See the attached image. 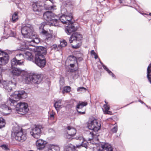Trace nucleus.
Returning <instances> with one entry per match:
<instances>
[{
    "label": "nucleus",
    "instance_id": "1",
    "mask_svg": "<svg viewBox=\"0 0 151 151\" xmlns=\"http://www.w3.org/2000/svg\"><path fill=\"white\" fill-rule=\"evenodd\" d=\"M61 13L62 15L60 17V20L63 24L68 25V26L65 28V30L68 35H70L77 29L76 28L71 24V21L73 17L72 13L67 12L65 8L61 10Z\"/></svg>",
    "mask_w": 151,
    "mask_h": 151
},
{
    "label": "nucleus",
    "instance_id": "2",
    "mask_svg": "<svg viewBox=\"0 0 151 151\" xmlns=\"http://www.w3.org/2000/svg\"><path fill=\"white\" fill-rule=\"evenodd\" d=\"M47 53L45 48L42 47H39L35 53V62L36 64L42 68L46 64V61L44 57Z\"/></svg>",
    "mask_w": 151,
    "mask_h": 151
},
{
    "label": "nucleus",
    "instance_id": "3",
    "mask_svg": "<svg viewBox=\"0 0 151 151\" xmlns=\"http://www.w3.org/2000/svg\"><path fill=\"white\" fill-rule=\"evenodd\" d=\"M43 17L47 24L50 26H58L60 17L52 12L49 11L45 12L43 14Z\"/></svg>",
    "mask_w": 151,
    "mask_h": 151
},
{
    "label": "nucleus",
    "instance_id": "4",
    "mask_svg": "<svg viewBox=\"0 0 151 151\" xmlns=\"http://www.w3.org/2000/svg\"><path fill=\"white\" fill-rule=\"evenodd\" d=\"M12 135L16 140L21 142H23L27 139L26 133L23 132L22 128L18 127L13 128Z\"/></svg>",
    "mask_w": 151,
    "mask_h": 151
},
{
    "label": "nucleus",
    "instance_id": "5",
    "mask_svg": "<svg viewBox=\"0 0 151 151\" xmlns=\"http://www.w3.org/2000/svg\"><path fill=\"white\" fill-rule=\"evenodd\" d=\"M25 76H24L23 79L25 80L26 83L27 84L31 83H40L41 82L40 75L36 73L28 74L27 72L25 73Z\"/></svg>",
    "mask_w": 151,
    "mask_h": 151
},
{
    "label": "nucleus",
    "instance_id": "6",
    "mask_svg": "<svg viewBox=\"0 0 151 151\" xmlns=\"http://www.w3.org/2000/svg\"><path fill=\"white\" fill-rule=\"evenodd\" d=\"M34 36L31 35V37L29 38V39H31V40H28L25 44H23L21 46V48L24 49L29 50L31 51H34L35 50V47L34 45L31 44L32 42L37 44L40 42V39L36 37V35L35 33H34Z\"/></svg>",
    "mask_w": 151,
    "mask_h": 151
},
{
    "label": "nucleus",
    "instance_id": "7",
    "mask_svg": "<svg viewBox=\"0 0 151 151\" xmlns=\"http://www.w3.org/2000/svg\"><path fill=\"white\" fill-rule=\"evenodd\" d=\"M27 97V94L23 90L15 91L11 95V97L15 99L14 100L11 98H9L7 100V103L14 104L17 103L21 99H25Z\"/></svg>",
    "mask_w": 151,
    "mask_h": 151
},
{
    "label": "nucleus",
    "instance_id": "8",
    "mask_svg": "<svg viewBox=\"0 0 151 151\" xmlns=\"http://www.w3.org/2000/svg\"><path fill=\"white\" fill-rule=\"evenodd\" d=\"M82 38V36L79 33L76 32L73 33L69 39L70 43H73L71 44L73 48H78L81 45L80 41Z\"/></svg>",
    "mask_w": 151,
    "mask_h": 151
},
{
    "label": "nucleus",
    "instance_id": "9",
    "mask_svg": "<svg viewBox=\"0 0 151 151\" xmlns=\"http://www.w3.org/2000/svg\"><path fill=\"white\" fill-rule=\"evenodd\" d=\"M21 32L24 37L28 38L31 37V35L34 36V30L30 24H27L23 27L21 29Z\"/></svg>",
    "mask_w": 151,
    "mask_h": 151
},
{
    "label": "nucleus",
    "instance_id": "10",
    "mask_svg": "<svg viewBox=\"0 0 151 151\" xmlns=\"http://www.w3.org/2000/svg\"><path fill=\"white\" fill-rule=\"evenodd\" d=\"M42 129L43 127L41 125H35L32 129L30 134L33 137L37 139L40 136Z\"/></svg>",
    "mask_w": 151,
    "mask_h": 151
},
{
    "label": "nucleus",
    "instance_id": "11",
    "mask_svg": "<svg viewBox=\"0 0 151 151\" xmlns=\"http://www.w3.org/2000/svg\"><path fill=\"white\" fill-rule=\"evenodd\" d=\"M88 127L90 129L94 132L98 131L100 129L101 124L95 119L88 122Z\"/></svg>",
    "mask_w": 151,
    "mask_h": 151
},
{
    "label": "nucleus",
    "instance_id": "12",
    "mask_svg": "<svg viewBox=\"0 0 151 151\" xmlns=\"http://www.w3.org/2000/svg\"><path fill=\"white\" fill-rule=\"evenodd\" d=\"M16 109L18 113L21 114H25L29 110L28 104H17Z\"/></svg>",
    "mask_w": 151,
    "mask_h": 151
},
{
    "label": "nucleus",
    "instance_id": "13",
    "mask_svg": "<svg viewBox=\"0 0 151 151\" xmlns=\"http://www.w3.org/2000/svg\"><path fill=\"white\" fill-rule=\"evenodd\" d=\"M3 88L7 91H12V88L16 86V83L11 81H4L2 83Z\"/></svg>",
    "mask_w": 151,
    "mask_h": 151
},
{
    "label": "nucleus",
    "instance_id": "14",
    "mask_svg": "<svg viewBox=\"0 0 151 151\" xmlns=\"http://www.w3.org/2000/svg\"><path fill=\"white\" fill-rule=\"evenodd\" d=\"M10 72L11 74L15 76H18L21 74H24V76H25V73L24 71L22 70L21 69L19 68H13L12 67L11 70H10ZM24 77L23 76V78Z\"/></svg>",
    "mask_w": 151,
    "mask_h": 151
},
{
    "label": "nucleus",
    "instance_id": "15",
    "mask_svg": "<svg viewBox=\"0 0 151 151\" xmlns=\"http://www.w3.org/2000/svg\"><path fill=\"white\" fill-rule=\"evenodd\" d=\"M66 62L70 64V66L71 67H73L75 64L77 63L76 58L72 55L69 56L67 58Z\"/></svg>",
    "mask_w": 151,
    "mask_h": 151
},
{
    "label": "nucleus",
    "instance_id": "16",
    "mask_svg": "<svg viewBox=\"0 0 151 151\" xmlns=\"http://www.w3.org/2000/svg\"><path fill=\"white\" fill-rule=\"evenodd\" d=\"M3 56L0 58V65H4L7 63L9 61V57L6 53H4Z\"/></svg>",
    "mask_w": 151,
    "mask_h": 151
},
{
    "label": "nucleus",
    "instance_id": "17",
    "mask_svg": "<svg viewBox=\"0 0 151 151\" xmlns=\"http://www.w3.org/2000/svg\"><path fill=\"white\" fill-rule=\"evenodd\" d=\"M46 144V141L42 139H38L36 142L37 148L39 150H42L45 147Z\"/></svg>",
    "mask_w": 151,
    "mask_h": 151
},
{
    "label": "nucleus",
    "instance_id": "18",
    "mask_svg": "<svg viewBox=\"0 0 151 151\" xmlns=\"http://www.w3.org/2000/svg\"><path fill=\"white\" fill-rule=\"evenodd\" d=\"M100 147L101 148L99 150H101V151H112L113 150L111 145L108 143L101 144Z\"/></svg>",
    "mask_w": 151,
    "mask_h": 151
},
{
    "label": "nucleus",
    "instance_id": "19",
    "mask_svg": "<svg viewBox=\"0 0 151 151\" xmlns=\"http://www.w3.org/2000/svg\"><path fill=\"white\" fill-rule=\"evenodd\" d=\"M32 7L34 11L38 12H40L43 8V7L38 3H33Z\"/></svg>",
    "mask_w": 151,
    "mask_h": 151
},
{
    "label": "nucleus",
    "instance_id": "20",
    "mask_svg": "<svg viewBox=\"0 0 151 151\" xmlns=\"http://www.w3.org/2000/svg\"><path fill=\"white\" fill-rule=\"evenodd\" d=\"M76 139L81 141V143L80 145H76V146H75V148L76 147L79 148L81 146L87 148L88 146V142L84 140L83 138L81 136L76 137Z\"/></svg>",
    "mask_w": 151,
    "mask_h": 151
},
{
    "label": "nucleus",
    "instance_id": "21",
    "mask_svg": "<svg viewBox=\"0 0 151 151\" xmlns=\"http://www.w3.org/2000/svg\"><path fill=\"white\" fill-rule=\"evenodd\" d=\"M0 109L2 110V111H4V113L6 114H9L11 111V109L6 104H0Z\"/></svg>",
    "mask_w": 151,
    "mask_h": 151
},
{
    "label": "nucleus",
    "instance_id": "22",
    "mask_svg": "<svg viewBox=\"0 0 151 151\" xmlns=\"http://www.w3.org/2000/svg\"><path fill=\"white\" fill-rule=\"evenodd\" d=\"M23 63V61L21 60H18L16 58L12 59L11 60L12 67L17 65H22Z\"/></svg>",
    "mask_w": 151,
    "mask_h": 151
},
{
    "label": "nucleus",
    "instance_id": "23",
    "mask_svg": "<svg viewBox=\"0 0 151 151\" xmlns=\"http://www.w3.org/2000/svg\"><path fill=\"white\" fill-rule=\"evenodd\" d=\"M66 131L67 134L72 136H74L76 133V129L72 127L68 126L66 128Z\"/></svg>",
    "mask_w": 151,
    "mask_h": 151
},
{
    "label": "nucleus",
    "instance_id": "24",
    "mask_svg": "<svg viewBox=\"0 0 151 151\" xmlns=\"http://www.w3.org/2000/svg\"><path fill=\"white\" fill-rule=\"evenodd\" d=\"M24 54V55L25 59L30 61L33 60V56L31 52L26 51Z\"/></svg>",
    "mask_w": 151,
    "mask_h": 151
},
{
    "label": "nucleus",
    "instance_id": "25",
    "mask_svg": "<svg viewBox=\"0 0 151 151\" xmlns=\"http://www.w3.org/2000/svg\"><path fill=\"white\" fill-rule=\"evenodd\" d=\"M102 109L105 114L110 115L111 114V112L109 110L110 107L109 104H104Z\"/></svg>",
    "mask_w": 151,
    "mask_h": 151
},
{
    "label": "nucleus",
    "instance_id": "26",
    "mask_svg": "<svg viewBox=\"0 0 151 151\" xmlns=\"http://www.w3.org/2000/svg\"><path fill=\"white\" fill-rule=\"evenodd\" d=\"M48 151H60V148L57 145H52L49 148Z\"/></svg>",
    "mask_w": 151,
    "mask_h": 151
},
{
    "label": "nucleus",
    "instance_id": "27",
    "mask_svg": "<svg viewBox=\"0 0 151 151\" xmlns=\"http://www.w3.org/2000/svg\"><path fill=\"white\" fill-rule=\"evenodd\" d=\"M45 26V23L43 22L41 23L40 26L39 27L40 32L43 34H46L47 33V31L44 29Z\"/></svg>",
    "mask_w": 151,
    "mask_h": 151
},
{
    "label": "nucleus",
    "instance_id": "28",
    "mask_svg": "<svg viewBox=\"0 0 151 151\" xmlns=\"http://www.w3.org/2000/svg\"><path fill=\"white\" fill-rule=\"evenodd\" d=\"M18 19V13L15 12L12 15V21L14 22L17 21Z\"/></svg>",
    "mask_w": 151,
    "mask_h": 151
},
{
    "label": "nucleus",
    "instance_id": "29",
    "mask_svg": "<svg viewBox=\"0 0 151 151\" xmlns=\"http://www.w3.org/2000/svg\"><path fill=\"white\" fill-rule=\"evenodd\" d=\"M87 104H78L76 108L77 109V111L79 113H82V114H84L85 113V112H82L81 111H80L79 110L80 109H82L84 106H85Z\"/></svg>",
    "mask_w": 151,
    "mask_h": 151
},
{
    "label": "nucleus",
    "instance_id": "30",
    "mask_svg": "<svg viewBox=\"0 0 151 151\" xmlns=\"http://www.w3.org/2000/svg\"><path fill=\"white\" fill-rule=\"evenodd\" d=\"M101 64L102 65V66L103 67V68L105 69L109 74L111 76L113 77H114L115 76L113 74V73L107 67L104 65L103 63H102L101 62H100Z\"/></svg>",
    "mask_w": 151,
    "mask_h": 151
},
{
    "label": "nucleus",
    "instance_id": "31",
    "mask_svg": "<svg viewBox=\"0 0 151 151\" xmlns=\"http://www.w3.org/2000/svg\"><path fill=\"white\" fill-rule=\"evenodd\" d=\"M44 7L46 10H50L51 11H53L56 9V6H55L48 5L47 6L45 4Z\"/></svg>",
    "mask_w": 151,
    "mask_h": 151
},
{
    "label": "nucleus",
    "instance_id": "32",
    "mask_svg": "<svg viewBox=\"0 0 151 151\" xmlns=\"http://www.w3.org/2000/svg\"><path fill=\"white\" fill-rule=\"evenodd\" d=\"M16 57L19 60H21L23 59H25V57L24 54H23L22 53H19L18 54H17L16 55Z\"/></svg>",
    "mask_w": 151,
    "mask_h": 151
},
{
    "label": "nucleus",
    "instance_id": "33",
    "mask_svg": "<svg viewBox=\"0 0 151 151\" xmlns=\"http://www.w3.org/2000/svg\"><path fill=\"white\" fill-rule=\"evenodd\" d=\"M5 124V120L2 118H0V129L4 127Z\"/></svg>",
    "mask_w": 151,
    "mask_h": 151
},
{
    "label": "nucleus",
    "instance_id": "34",
    "mask_svg": "<svg viewBox=\"0 0 151 151\" xmlns=\"http://www.w3.org/2000/svg\"><path fill=\"white\" fill-rule=\"evenodd\" d=\"M71 88L69 86H67L64 88L63 93H68L69 92Z\"/></svg>",
    "mask_w": 151,
    "mask_h": 151
},
{
    "label": "nucleus",
    "instance_id": "35",
    "mask_svg": "<svg viewBox=\"0 0 151 151\" xmlns=\"http://www.w3.org/2000/svg\"><path fill=\"white\" fill-rule=\"evenodd\" d=\"M46 36V39L47 40H50L52 38V35L51 34L48 33L47 32V33L46 34H44Z\"/></svg>",
    "mask_w": 151,
    "mask_h": 151
},
{
    "label": "nucleus",
    "instance_id": "36",
    "mask_svg": "<svg viewBox=\"0 0 151 151\" xmlns=\"http://www.w3.org/2000/svg\"><path fill=\"white\" fill-rule=\"evenodd\" d=\"M55 113L53 112H50L49 113V119L51 120L53 119L54 118V115Z\"/></svg>",
    "mask_w": 151,
    "mask_h": 151
},
{
    "label": "nucleus",
    "instance_id": "37",
    "mask_svg": "<svg viewBox=\"0 0 151 151\" xmlns=\"http://www.w3.org/2000/svg\"><path fill=\"white\" fill-rule=\"evenodd\" d=\"M86 88L83 87H80L77 88V91L78 92H84L86 91Z\"/></svg>",
    "mask_w": 151,
    "mask_h": 151
},
{
    "label": "nucleus",
    "instance_id": "38",
    "mask_svg": "<svg viewBox=\"0 0 151 151\" xmlns=\"http://www.w3.org/2000/svg\"><path fill=\"white\" fill-rule=\"evenodd\" d=\"M67 43L65 40L60 42V46L61 47H64L67 45Z\"/></svg>",
    "mask_w": 151,
    "mask_h": 151
},
{
    "label": "nucleus",
    "instance_id": "39",
    "mask_svg": "<svg viewBox=\"0 0 151 151\" xmlns=\"http://www.w3.org/2000/svg\"><path fill=\"white\" fill-rule=\"evenodd\" d=\"M54 106L57 111L59 110L62 108L61 106L59 104H54Z\"/></svg>",
    "mask_w": 151,
    "mask_h": 151
},
{
    "label": "nucleus",
    "instance_id": "40",
    "mask_svg": "<svg viewBox=\"0 0 151 151\" xmlns=\"http://www.w3.org/2000/svg\"><path fill=\"white\" fill-rule=\"evenodd\" d=\"M111 131L114 133H116L117 131V127L116 126H115L112 129Z\"/></svg>",
    "mask_w": 151,
    "mask_h": 151
},
{
    "label": "nucleus",
    "instance_id": "41",
    "mask_svg": "<svg viewBox=\"0 0 151 151\" xmlns=\"http://www.w3.org/2000/svg\"><path fill=\"white\" fill-rule=\"evenodd\" d=\"M1 147L3 149L7 151L9 150L8 146L6 145H3L1 146Z\"/></svg>",
    "mask_w": 151,
    "mask_h": 151
},
{
    "label": "nucleus",
    "instance_id": "42",
    "mask_svg": "<svg viewBox=\"0 0 151 151\" xmlns=\"http://www.w3.org/2000/svg\"><path fill=\"white\" fill-rule=\"evenodd\" d=\"M88 136L90 137V138H88L89 140L91 139L93 137V133L92 132H90L88 134Z\"/></svg>",
    "mask_w": 151,
    "mask_h": 151
},
{
    "label": "nucleus",
    "instance_id": "43",
    "mask_svg": "<svg viewBox=\"0 0 151 151\" xmlns=\"http://www.w3.org/2000/svg\"><path fill=\"white\" fill-rule=\"evenodd\" d=\"M0 71H1V72L2 73H3L6 70V68L2 67H0Z\"/></svg>",
    "mask_w": 151,
    "mask_h": 151
},
{
    "label": "nucleus",
    "instance_id": "44",
    "mask_svg": "<svg viewBox=\"0 0 151 151\" xmlns=\"http://www.w3.org/2000/svg\"><path fill=\"white\" fill-rule=\"evenodd\" d=\"M62 103V100H56L55 101L54 104H59Z\"/></svg>",
    "mask_w": 151,
    "mask_h": 151
},
{
    "label": "nucleus",
    "instance_id": "45",
    "mask_svg": "<svg viewBox=\"0 0 151 151\" xmlns=\"http://www.w3.org/2000/svg\"><path fill=\"white\" fill-rule=\"evenodd\" d=\"M74 136H72L69 135V134H67L66 135V137L68 139H71V138L72 137Z\"/></svg>",
    "mask_w": 151,
    "mask_h": 151
},
{
    "label": "nucleus",
    "instance_id": "46",
    "mask_svg": "<svg viewBox=\"0 0 151 151\" xmlns=\"http://www.w3.org/2000/svg\"><path fill=\"white\" fill-rule=\"evenodd\" d=\"M69 103H70L71 104L72 103L73 104H75L77 103V101H75L74 100L72 99L70 101Z\"/></svg>",
    "mask_w": 151,
    "mask_h": 151
},
{
    "label": "nucleus",
    "instance_id": "47",
    "mask_svg": "<svg viewBox=\"0 0 151 151\" xmlns=\"http://www.w3.org/2000/svg\"><path fill=\"white\" fill-rule=\"evenodd\" d=\"M57 47V45L56 44H54L52 45V49L55 50L56 49Z\"/></svg>",
    "mask_w": 151,
    "mask_h": 151
},
{
    "label": "nucleus",
    "instance_id": "48",
    "mask_svg": "<svg viewBox=\"0 0 151 151\" xmlns=\"http://www.w3.org/2000/svg\"><path fill=\"white\" fill-rule=\"evenodd\" d=\"M91 55H95L96 54V53L95 52L94 50H91Z\"/></svg>",
    "mask_w": 151,
    "mask_h": 151
},
{
    "label": "nucleus",
    "instance_id": "49",
    "mask_svg": "<svg viewBox=\"0 0 151 151\" xmlns=\"http://www.w3.org/2000/svg\"><path fill=\"white\" fill-rule=\"evenodd\" d=\"M79 76V75L78 74H75V76H73V78L74 79L77 78Z\"/></svg>",
    "mask_w": 151,
    "mask_h": 151
},
{
    "label": "nucleus",
    "instance_id": "50",
    "mask_svg": "<svg viewBox=\"0 0 151 151\" xmlns=\"http://www.w3.org/2000/svg\"><path fill=\"white\" fill-rule=\"evenodd\" d=\"M3 74L1 73V71H0V79H2Z\"/></svg>",
    "mask_w": 151,
    "mask_h": 151
},
{
    "label": "nucleus",
    "instance_id": "51",
    "mask_svg": "<svg viewBox=\"0 0 151 151\" xmlns=\"http://www.w3.org/2000/svg\"><path fill=\"white\" fill-rule=\"evenodd\" d=\"M4 53H6L5 52H3L2 51L0 50V55H4Z\"/></svg>",
    "mask_w": 151,
    "mask_h": 151
},
{
    "label": "nucleus",
    "instance_id": "52",
    "mask_svg": "<svg viewBox=\"0 0 151 151\" xmlns=\"http://www.w3.org/2000/svg\"><path fill=\"white\" fill-rule=\"evenodd\" d=\"M87 104V102H79V103H78V104Z\"/></svg>",
    "mask_w": 151,
    "mask_h": 151
},
{
    "label": "nucleus",
    "instance_id": "53",
    "mask_svg": "<svg viewBox=\"0 0 151 151\" xmlns=\"http://www.w3.org/2000/svg\"><path fill=\"white\" fill-rule=\"evenodd\" d=\"M17 104H27V103H25V102H20L19 103H18Z\"/></svg>",
    "mask_w": 151,
    "mask_h": 151
},
{
    "label": "nucleus",
    "instance_id": "54",
    "mask_svg": "<svg viewBox=\"0 0 151 151\" xmlns=\"http://www.w3.org/2000/svg\"><path fill=\"white\" fill-rule=\"evenodd\" d=\"M94 58H95V59H96L98 58V57L96 54L95 55H94Z\"/></svg>",
    "mask_w": 151,
    "mask_h": 151
},
{
    "label": "nucleus",
    "instance_id": "55",
    "mask_svg": "<svg viewBox=\"0 0 151 151\" xmlns=\"http://www.w3.org/2000/svg\"><path fill=\"white\" fill-rule=\"evenodd\" d=\"M2 99V97L1 95L0 94V101H1Z\"/></svg>",
    "mask_w": 151,
    "mask_h": 151
},
{
    "label": "nucleus",
    "instance_id": "56",
    "mask_svg": "<svg viewBox=\"0 0 151 151\" xmlns=\"http://www.w3.org/2000/svg\"><path fill=\"white\" fill-rule=\"evenodd\" d=\"M139 101L140 103H142H142H144L143 102H142V101Z\"/></svg>",
    "mask_w": 151,
    "mask_h": 151
},
{
    "label": "nucleus",
    "instance_id": "57",
    "mask_svg": "<svg viewBox=\"0 0 151 151\" xmlns=\"http://www.w3.org/2000/svg\"><path fill=\"white\" fill-rule=\"evenodd\" d=\"M2 79H0V83L1 82V80H2Z\"/></svg>",
    "mask_w": 151,
    "mask_h": 151
},
{
    "label": "nucleus",
    "instance_id": "58",
    "mask_svg": "<svg viewBox=\"0 0 151 151\" xmlns=\"http://www.w3.org/2000/svg\"><path fill=\"white\" fill-rule=\"evenodd\" d=\"M119 2L121 3V0H119Z\"/></svg>",
    "mask_w": 151,
    "mask_h": 151
},
{
    "label": "nucleus",
    "instance_id": "59",
    "mask_svg": "<svg viewBox=\"0 0 151 151\" xmlns=\"http://www.w3.org/2000/svg\"><path fill=\"white\" fill-rule=\"evenodd\" d=\"M150 16H151V13H150Z\"/></svg>",
    "mask_w": 151,
    "mask_h": 151
},
{
    "label": "nucleus",
    "instance_id": "60",
    "mask_svg": "<svg viewBox=\"0 0 151 151\" xmlns=\"http://www.w3.org/2000/svg\"><path fill=\"white\" fill-rule=\"evenodd\" d=\"M10 30H9V31H10Z\"/></svg>",
    "mask_w": 151,
    "mask_h": 151
},
{
    "label": "nucleus",
    "instance_id": "61",
    "mask_svg": "<svg viewBox=\"0 0 151 151\" xmlns=\"http://www.w3.org/2000/svg\"><path fill=\"white\" fill-rule=\"evenodd\" d=\"M60 82H61V81H60Z\"/></svg>",
    "mask_w": 151,
    "mask_h": 151
}]
</instances>
